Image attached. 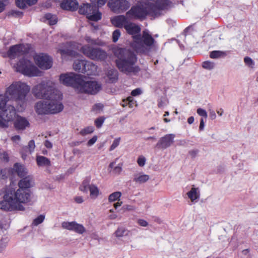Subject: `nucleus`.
<instances>
[{
    "label": "nucleus",
    "instance_id": "1",
    "mask_svg": "<svg viewBox=\"0 0 258 258\" xmlns=\"http://www.w3.org/2000/svg\"><path fill=\"white\" fill-rule=\"evenodd\" d=\"M30 90V87L26 83L16 82L7 88L4 94H0V127L7 128L9 122L14 118L16 111L14 106H7L10 98L19 103L26 102V97Z\"/></svg>",
    "mask_w": 258,
    "mask_h": 258
},
{
    "label": "nucleus",
    "instance_id": "2",
    "mask_svg": "<svg viewBox=\"0 0 258 258\" xmlns=\"http://www.w3.org/2000/svg\"><path fill=\"white\" fill-rule=\"evenodd\" d=\"M114 54L117 57L115 64L120 72L128 75L131 73L136 74L140 71V67L135 64L137 57L131 50L118 48L115 50Z\"/></svg>",
    "mask_w": 258,
    "mask_h": 258
},
{
    "label": "nucleus",
    "instance_id": "3",
    "mask_svg": "<svg viewBox=\"0 0 258 258\" xmlns=\"http://www.w3.org/2000/svg\"><path fill=\"white\" fill-rule=\"evenodd\" d=\"M40 101L35 105V111L38 114H55L61 111L63 105L61 102L62 99L61 93H57L51 99Z\"/></svg>",
    "mask_w": 258,
    "mask_h": 258
},
{
    "label": "nucleus",
    "instance_id": "4",
    "mask_svg": "<svg viewBox=\"0 0 258 258\" xmlns=\"http://www.w3.org/2000/svg\"><path fill=\"white\" fill-rule=\"evenodd\" d=\"M133 41L132 47L137 52L144 53L147 51V47H151L155 42V39L146 30L143 31L142 34H138L132 37Z\"/></svg>",
    "mask_w": 258,
    "mask_h": 258
},
{
    "label": "nucleus",
    "instance_id": "5",
    "mask_svg": "<svg viewBox=\"0 0 258 258\" xmlns=\"http://www.w3.org/2000/svg\"><path fill=\"white\" fill-rule=\"evenodd\" d=\"M14 68L16 72L29 77L39 76L41 73L30 60L24 57L20 59L14 66Z\"/></svg>",
    "mask_w": 258,
    "mask_h": 258
},
{
    "label": "nucleus",
    "instance_id": "6",
    "mask_svg": "<svg viewBox=\"0 0 258 258\" xmlns=\"http://www.w3.org/2000/svg\"><path fill=\"white\" fill-rule=\"evenodd\" d=\"M126 16L131 20H145L148 16L147 3L144 2H138L126 12Z\"/></svg>",
    "mask_w": 258,
    "mask_h": 258
},
{
    "label": "nucleus",
    "instance_id": "7",
    "mask_svg": "<svg viewBox=\"0 0 258 258\" xmlns=\"http://www.w3.org/2000/svg\"><path fill=\"white\" fill-rule=\"evenodd\" d=\"M32 93L38 99H51L57 93L61 92L48 86L47 83L42 82L33 87Z\"/></svg>",
    "mask_w": 258,
    "mask_h": 258
},
{
    "label": "nucleus",
    "instance_id": "8",
    "mask_svg": "<svg viewBox=\"0 0 258 258\" xmlns=\"http://www.w3.org/2000/svg\"><path fill=\"white\" fill-rule=\"evenodd\" d=\"M34 51V48L31 44L22 43L10 46L7 52V55L10 59H13L31 53Z\"/></svg>",
    "mask_w": 258,
    "mask_h": 258
},
{
    "label": "nucleus",
    "instance_id": "9",
    "mask_svg": "<svg viewBox=\"0 0 258 258\" xmlns=\"http://www.w3.org/2000/svg\"><path fill=\"white\" fill-rule=\"evenodd\" d=\"M0 209L6 211H24L25 210L22 205L15 202L12 190L7 191L4 195L3 200L0 201Z\"/></svg>",
    "mask_w": 258,
    "mask_h": 258
},
{
    "label": "nucleus",
    "instance_id": "10",
    "mask_svg": "<svg viewBox=\"0 0 258 258\" xmlns=\"http://www.w3.org/2000/svg\"><path fill=\"white\" fill-rule=\"evenodd\" d=\"M79 13L86 16L87 18L92 21H98L101 19L102 14L98 11L95 4H83L79 8Z\"/></svg>",
    "mask_w": 258,
    "mask_h": 258
},
{
    "label": "nucleus",
    "instance_id": "11",
    "mask_svg": "<svg viewBox=\"0 0 258 258\" xmlns=\"http://www.w3.org/2000/svg\"><path fill=\"white\" fill-rule=\"evenodd\" d=\"M81 52L87 57L94 60H105L107 58L105 51L99 47H93L89 45H85L81 48Z\"/></svg>",
    "mask_w": 258,
    "mask_h": 258
},
{
    "label": "nucleus",
    "instance_id": "12",
    "mask_svg": "<svg viewBox=\"0 0 258 258\" xmlns=\"http://www.w3.org/2000/svg\"><path fill=\"white\" fill-rule=\"evenodd\" d=\"M82 76L74 73L62 74L59 76V80L63 85L71 86L78 91Z\"/></svg>",
    "mask_w": 258,
    "mask_h": 258
},
{
    "label": "nucleus",
    "instance_id": "13",
    "mask_svg": "<svg viewBox=\"0 0 258 258\" xmlns=\"http://www.w3.org/2000/svg\"><path fill=\"white\" fill-rule=\"evenodd\" d=\"M97 67L93 62L86 60H76L73 64L74 69L80 73L91 75L96 71Z\"/></svg>",
    "mask_w": 258,
    "mask_h": 258
},
{
    "label": "nucleus",
    "instance_id": "14",
    "mask_svg": "<svg viewBox=\"0 0 258 258\" xmlns=\"http://www.w3.org/2000/svg\"><path fill=\"white\" fill-rule=\"evenodd\" d=\"M78 91L90 94H96L101 89V85L96 81H85L83 76L81 79Z\"/></svg>",
    "mask_w": 258,
    "mask_h": 258
},
{
    "label": "nucleus",
    "instance_id": "15",
    "mask_svg": "<svg viewBox=\"0 0 258 258\" xmlns=\"http://www.w3.org/2000/svg\"><path fill=\"white\" fill-rule=\"evenodd\" d=\"M33 59L37 66L41 69L48 70L52 66V59L47 54L36 53L33 56Z\"/></svg>",
    "mask_w": 258,
    "mask_h": 258
},
{
    "label": "nucleus",
    "instance_id": "16",
    "mask_svg": "<svg viewBox=\"0 0 258 258\" xmlns=\"http://www.w3.org/2000/svg\"><path fill=\"white\" fill-rule=\"evenodd\" d=\"M108 6L115 13H122L130 7V3L127 0H109Z\"/></svg>",
    "mask_w": 258,
    "mask_h": 258
},
{
    "label": "nucleus",
    "instance_id": "17",
    "mask_svg": "<svg viewBox=\"0 0 258 258\" xmlns=\"http://www.w3.org/2000/svg\"><path fill=\"white\" fill-rule=\"evenodd\" d=\"M14 199L18 204H26L30 201L31 192L30 189L19 188L13 192Z\"/></svg>",
    "mask_w": 258,
    "mask_h": 258
},
{
    "label": "nucleus",
    "instance_id": "18",
    "mask_svg": "<svg viewBox=\"0 0 258 258\" xmlns=\"http://www.w3.org/2000/svg\"><path fill=\"white\" fill-rule=\"evenodd\" d=\"M174 134H167L161 138L157 144L156 147L159 149H165L169 147L174 142Z\"/></svg>",
    "mask_w": 258,
    "mask_h": 258
},
{
    "label": "nucleus",
    "instance_id": "19",
    "mask_svg": "<svg viewBox=\"0 0 258 258\" xmlns=\"http://www.w3.org/2000/svg\"><path fill=\"white\" fill-rule=\"evenodd\" d=\"M61 226L63 229L74 231L79 234H83L86 231L83 225L78 224L75 221L63 222L61 223Z\"/></svg>",
    "mask_w": 258,
    "mask_h": 258
},
{
    "label": "nucleus",
    "instance_id": "20",
    "mask_svg": "<svg viewBox=\"0 0 258 258\" xmlns=\"http://www.w3.org/2000/svg\"><path fill=\"white\" fill-rule=\"evenodd\" d=\"M78 6V3L75 0H64L60 4L62 9L71 11H76Z\"/></svg>",
    "mask_w": 258,
    "mask_h": 258
},
{
    "label": "nucleus",
    "instance_id": "21",
    "mask_svg": "<svg viewBox=\"0 0 258 258\" xmlns=\"http://www.w3.org/2000/svg\"><path fill=\"white\" fill-rule=\"evenodd\" d=\"M124 29L128 34L132 35V37L140 34L141 31V28L139 25L131 22L126 24Z\"/></svg>",
    "mask_w": 258,
    "mask_h": 258
},
{
    "label": "nucleus",
    "instance_id": "22",
    "mask_svg": "<svg viewBox=\"0 0 258 258\" xmlns=\"http://www.w3.org/2000/svg\"><path fill=\"white\" fill-rule=\"evenodd\" d=\"M127 18L126 16L119 15L111 19V23L115 27L124 28V26L128 22Z\"/></svg>",
    "mask_w": 258,
    "mask_h": 258
},
{
    "label": "nucleus",
    "instance_id": "23",
    "mask_svg": "<svg viewBox=\"0 0 258 258\" xmlns=\"http://www.w3.org/2000/svg\"><path fill=\"white\" fill-rule=\"evenodd\" d=\"M148 16L152 17H158L162 15V11L154 4H149L147 3Z\"/></svg>",
    "mask_w": 258,
    "mask_h": 258
},
{
    "label": "nucleus",
    "instance_id": "24",
    "mask_svg": "<svg viewBox=\"0 0 258 258\" xmlns=\"http://www.w3.org/2000/svg\"><path fill=\"white\" fill-rule=\"evenodd\" d=\"M29 125L28 121L21 116L18 117L14 122V126L17 130H23Z\"/></svg>",
    "mask_w": 258,
    "mask_h": 258
},
{
    "label": "nucleus",
    "instance_id": "25",
    "mask_svg": "<svg viewBox=\"0 0 258 258\" xmlns=\"http://www.w3.org/2000/svg\"><path fill=\"white\" fill-rule=\"evenodd\" d=\"M33 178L30 176H26L23 178L18 183L19 187L23 189H28L32 186Z\"/></svg>",
    "mask_w": 258,
    "mask_h": 258
},
{
    "label": "nucleus",
    "instance_id": "26",
    "mask_svg": "<svg viewBox=\"0 0 258 258\" xmlns=\"http://www.w3.org/2000/svg\"><path fill=\"white\" fill-rule=\"evenodd\" d=\"M12 170H14L17 175L21 177H24L27 173L25 168L24 166L21 165L18 163H16L14 164L13 168Z\"/></svg>",
    "mask_w": 258,
    "mask_h": 258
},
{
    "label": "nucleus",
    "instance_id": "27",
    "mask_svg": "<svg viewBox=\"0 0 258 258\" xmlns=\"http://www.w3.org/2000/svg\"><path fill=\"white\" fill-rule=\"evenodd\" d=\"M37 0H16V6L20 9H25L27 5L29 6L35 5Z\"/></svg>",
    "mask_w": 258,
    "mask_h": 258
},
{
    "label": "nucleus",
    "instance_id": "28",
    "mask_svg": "<svg viewBox=\"0 0 258 258\" xmlns=\"http://www.w3.org/2000/svg\"><path fill=\"white\" fill-rule=\"evenodd\" d=\"M36 160L38 166H50L51 165L50 160L44 156H37Z\"/></svg>",
    "mask_w": 258,
    "mask_h": 258
},
{
    "label": "nucleus",
    "instance_id": "29",
    "mask_svg": "<svg viewBox=\"0 0 258 258\" xmlns=\"http://www.w3.org/2000/svg\"><path fill=\"white\" fill-rule=\"evenodd\" d=\"M172 4L170 0H160L156 3V6L162 11L168 9Z\"/></svg>",
    "mask_w": 258,
    "mask_h": 258
},
{
    "label": "nucleus",
    "instance_id": "30",
    "mask_svg": "<svg viewBox=\"0 0 258 258\" xmlns=\"http://www.w3.org/2000/svg\"><path fill=\"white\" fill-rule=\"evenodd\" d=\"M89 190L90 191V196L91 199H95L99 195V188L94 184H91L89 186Z\"/></svg>",
    "mask_w": 258,
    "mask_h": 258
},
{
    "label": "nucleus",
    "instance_id": "31",
    "mask_svg": "<svg viewBox=\"0 0 258 258\" xmlns=\"http://www.w3.org/2000/svg\"><path fill=\"white\" fill-rule=\"evenodd\" d=\"M107 77L111 83H114L118 80V73L117 70L111 69L108 71Z\"/></svg>",
    "mask_w": 258,
    "mask_h": 258
},
{
    "label": "nucleus",
    "instance_id": "32",
    "mask_svg": "<svg viewBox=\"0 0 258 258\" xmlns=\"http://www.w3.org/2000/svg\"><path fill=\"white\" fill-rule=\"evenodd\" d=\"M149 179V176L147 174H137L135 175L134 181L136 182L142 183Z\"/></svg>",
    "mask_w": 258,
    "mask_h": 258
},
{
    "label": "nucleus",
    "instance_id": "33",
    "mask_svg": "<svg viewBox=\"0 0 258 258\" xmlns=\"http://www.w3.org/2000/svg\"><path fill=\"white\" fill-rule=\"evenodd\" d=\"M226 55L227 53L225 51L220 50H214L210 53V57L213 59L224 57Z\"/></svg>",
    "mask_w": 258,
    "mask_h": 258
},
{
    "label": "nucleus",
    "instance_id": "34",
    "mask_svg": "<svg viewBox=\"0 0 258 258\" xmlns=\"http://www.w3.org/2000/svg\"><path fill=\"white\" fill-rule=\"evenodd\" d=\"M90 177H86L82 182V184L79 187V189L84 192H87L89 189V186L90 185Z\"/></svg>",
    "mask_w": 258,
    "mask_h": 258
},
{
    "label": "nucleus",
    "instance_id": "35",
    "mask_svg": "<svg viewBox=\"0 0 258 258\" xmlns=\"http://www.w3.org/2000/svg\"><path fill=\"white\" fill-rule=\"evenodd\" d=\"M197 190L198 188L192 187L190 190L187 193L188 197L192 202L199 198V194H198Z\"/></svg>",
    "mask_w": 258,
    "mask_h": 258
},
{
    "label": "nucleus",
    "instance_id": "36",
    "mask_svg": "<svg viewBox=\"0 0 258 258\" xmlns=\"http://www.w3.org/2000/svg\"><path fill=\"white\" fill-rule=\"evenodd\" d=\"M45 18L49 21L50 25H54L57 22L56 16L52 15L50 13H47L45 15Z\"/></svg>",
    "mask_w": 258,
    "mask_h": 258
},
{
    "label": "nucleus",
    "instance_id": "37",
    "mask_svg": "<svg viewBox=\"0 0 258 258\" xmlns=\"http://www.w3.org/2000/svg\"><path fill=\"white\" fill-rule=\"evenodd\" d=\"M121 196L120 191H115L110 194L108 197V201L110 202H114L116 200H119V198Z\"/></svg>",
    "mask_w": 258,
    "mask_h": 258
},
{
    "label": "nucleus",
    "instance_id": "38",
    "mask_svg": "<svg viewBox=\"0 0 258 258\" xmlns=\"http://www.w3.org/2000/svg\"><path fill=\"white\" fill-rule=\"evenodd\" d=\"M94 131V127L91 126H87L83 129H82L80 134L82 136H86L88 134H90L92 133Z\"/></svg>",
    "mask_w": 258,
    "mask_h": 258
},
{
    "label": "nucleus",
    "instance_id": "39",
    "mask_svg": "<svg viewBox=\"0 0 258 258\" xmlns=\"http://www.w3.org/2000/svg\"><path fill=\"white\" fill-rule=\"evenodd\" d=\"M126 230L124 227H119L115 232V236L117 237H120L126 234Z\"/></svg>",
    "mask_w": 258,
    "mask_h": 258
},
{
    "label": "nucleus",
    "instance_id": "40",
    "mask_svg": "<svg viewBox=\"0 0 258 258\" xmlns=\"http://www.w3.org/2000/svg\"><path fill=\"white\" fill-rule=\"evenodd\" d=\"M45 216L43 215H40L34 219L32 222V224L34 226H37L39 224L42 223L43 222Z\"/></svg>",
    "mask_w": 258,
    "mask_h": 258
},
{
    "label": "nucleus",
    "instance_id": "41",
    "mask_svg": "<svg viewBox=\"0 0 258 258\" xmlns=\"http://www.w3.org/2000/svg\"><path fill=\"white\" fill-rule=\"evenodd\" d=\"M202 67L205 69L212 70L214 68L215 64L210 61H205L203 62Z\"/></svg>",
    "mask_w": 258,
    "mask_h": 258
},
{
    "label": "nucleus",
    "instance_id": "42",
    "mask_svg": "<svg viewBox=\"0 0 258 258\" xmlns=\"http://www.w3.org/2000/svg\"><path fill=\"white\" fill-rule=\"evenodd\" d=\"M12 169L4 168L0 170V173L2 174V179H6L9 173L12 172Z\"/></svg>",
    "mask_w": 258,
    "mask_h": 258
},
{
    "label": "nucleus",
    "instance_id": "43",
    "mask_svg": "<svg viewBox=\"0 0 258 258\" xmlns=\"http://www.w3.org/2000/svg\"><path fill=\"white\" fill-rule=\"evenodd\" d=\"M91 3L95 4L98 9L99 7H102L106 3L107 0H90Z\"/></svg>",
    "mask_w": 258,
    "mask_h": 258
},
{
    "label": "nucleus",
    "instance_id": "44",
    "mask_svg": "<svg viewBox=\"0 0 258 258\" xmlns=\"http://www.w3.org/2000/svg\"><path fill=\"white\" fill-rule=\"evenodd\" d=\"M105 120V118L103 116L96 118L95 120V124L97 128H100L102 125Z\"/></svg>",
    "mask_w": 258,
    "mask_h": 258
},
{
    "label": "nucleus",
    "instance_id": "45",
    "mask_svg": "<svg viewBox=\"0 0 258 258\" xmlns=\"http://www.w3.org/2000/svg\"><path fill=\"white\" fill-rule=\"evenodd\" d=\"M28 152V147L27 146H25V147H23L21 151H20V154H21V156H22V158L25 160L27 155L28 154H30L31 153H29Z\"/></svg>",
    "mask_w": 258,
    "mask_h": 258
},
{
    "label": "nucleus",
    "instance_id": "46",
    "mask_svg": "<svg viewBox=\"0 0 258 258\" xmlns=\"http://www.w3.org/2000/svg\"><path fill=\"white\" fill-rule=\"evenodd\" d=\"M63 57L66 55L71 56L73 54V51L69 49H59L58 51Z\"/></svg>",
    "mask_w": 258,
    "mask_h": 258
},
{
    "label": "nucleus",
    "instance_id": "47",
    "mask_svg": "<svg viewBox=\"0 0 258 258\" xmlns=\"http://www.w3.org/2000/svg\"><path fill=\"white\" fill-rule=\"evenodd\" d=\"M120 36V32L118 29H116L113 31L112 33V41L116 42L119 39Z\"/></svg>",
    "mask_w": 258,
    "mask_h": 258
},
{
    "label": "nucleus",
    "instance_id": "48",
    "mask_svg": "<svg viewBox=\"0 0 258 258\" xmlns=\"http://www.w3.org/2000/svg\"><path fill=\"white\" fill-rule=\"evenodd\" d=\"M29 153H32L35 148V142L33 140H30L28 143V145L27 146Z\"/></svg>",
    "mask_w": 258,
    "mask_h": 258
},
{
    "label": "nucleus",
    "instance_id": "49",
    "mask_svg": "<svg viewBox=\"0 0 258 258\" xmlns=\"http://www.w3.org/2000/svg\"><path fill=\"white\" fill-rule=\"evenodd\" d=\"M120 138L115 139L110 147V151L114 150L119 144Z\"/></svg>",
    "mask_w": 258,
    "mask_h": 258
},
{
    "label": "nucleus",
    "instance_id": "50",
    "mask_svg": "<svg viewBox=\"0 0 258 258\" xmlns=\"http://www.w3.org/2000/svg\"><path fill=\"white\" fill-rule=\"evenodd\" d=\"M146 160V158L143 156H140L138 158L137 163L140 166L143 167L145 164Z\"/></svg>",
    "mask_w": 258,
    "mask_h": 258
},
{
    "label": "nucleus",
    "instance_id": "51",
    "mask_svg": "<svg viewBox=\"0 0 258 258\" xmlns=\"http://www.w3.org/2000/svg\"><path fill=\"white\" fill-rule=\"evenodd\" d=\"M103 105L101 103H97L93 105L92 110L94 112H98L102 109Z\"/></svg>",
    "mask_w": 258,
    "mask_h": 258
},
{
    "label": "nucleus",
    "instance_id": "52",
    "mask_svg": "<svg viewBox=\"0 0 258 258\" xmlns=\"http://www.w3.org/2000/svg\"><path fill=\"white\" fill-rule=\"evenodd\" d=\"M244 62L247 66L249 67L251 66L252 67V66L254 65L253 61L250 57L248 56H246L244 58Z\"/></svg>",
    "mask_w": 258,
    "mask_h": 258
},
{
    "label": "nucleus",
    "instance_id": "53",
    "mask_svg": "<svg viewBox=\"0 0 258 258\" xmlns=\"http://www.w3.org/2000/svg\"><path fill=\"white\" fill-rule=\"evenodd\" d=\"M86 41L89 43L93 45H98V43L97 42V40L92 39L91 37L89 36H85L84 38Z\"/></svg>",
    "mask_w": 258,
    "mask_h": 258
},
{
    "label": "nucleus",
    "instance_id": "54",
    "mask_svg": "<svg viewBox=\"0 0 258 258\" xmlns=\"http://www.w3.org/2000/svg\"><path fill=\"white\" fill-rule=\"evenodd\" d=\"M122 163L118 164L116 166H115L113 169V172L115 174H119L122 171Z\"/></svg>",
    "mask_w": 258,
    "mask_h": 258
},
{
    "label": "nucleus",
    "instance_id": "55",
    "mask_svg": "<svg viewBox=\"0 0 258 258\" xmlns=\"http://www.w3.org/2000/svg\"><path fill=\"white\" fill-rule=\"evenodd\" d=\"M142 93V91L140 88H136L131 92V95L132 96H137L141 95Z\"/></svg>",
    "mask_w": 258,
    "mask_h": 258
},
{
    "label": "nucleus",
    "instance_id": "56",
    "mask_svg": "<svg viewBox=\"0 0 258 258\" xmlns=\"http://www.w3.org/2000/svg\"><path fill=\"white\" fill-rule=\"evenodd\" d=\"M197 113L199 115L201 116L205 117V118L207 117L208 115L207 112L205 110L202 108H198L197 109Z\"/></svg>",
    "mask_w": 258,
    "mask_h": 258
},
{
    "label": "nucleus",
    "instance_id": "57",
    "mask_svg": "<svg viewBox=\"0 0 258 258\" xmlns=\"http://www.w3.org/2000/svg\"><path fill=\"white\" fill-rule=\"evenodd\" d=\"M97 137L96 136L93 137L91 139H90L87 142V145L88 146H91L93 145L97 141Z\"/></svg>",
    "mask_w": 258,
    "mask_h": 258
},
{
    "label": "nucleus",
    "instance_id": "58",
    "mask_svg": "<svg viewBox=\"0 0 258 258\" xmlns=\"http://www.w3.org/2000/svg\"><path fill=\"white\" fill-rule=\"evenodd\" d=\"M0 158L3 159L4 161H9V155L6 152H4L0 155Z\"/></svg>",
    "mask_w": 258,
    "mask_h": 258
},
{
    "label": "nucleus",
    "instance_id": "59",
    "mask_svg": "<svg viewBox=\"0 0 258 258\" xmlns=\"http://www.w3.org/2000/svg\"><path fill=\"white\" fill-rule=\"evenodd\" d=\"M138 223L141 226L146 227L148 225V223L144 219H139L138 220Z\"/></svg>",
    "mask_w": 258,
    "mask_h": 258
},
{
    "label": "nucleus",
    "instance_id": "60",
    "mask_svg": "<svg viewBox=\"0 0 258 258\" xmlns=\"http://www.w3.org/2000/svg\"><path fill=\"white\" fill-rule=\"evenodd\" d=\"M134 99L132 96H128L125 100H123V102H125V103H128L131 107L132 103L133 102Z\"/></svg>",
    "mask_w": 258,
    "mask_h": 258
},
{
    "label": "nucleus",
    "instance_id": "61",
    "mask_svg": "<svg viewBox=\"0 0 258 258\" xmlns=\"http://www.w3.org/2000/svg\"><path fill=\"white\" fill-rule=\"evenodd\" d=\"M75 201L78 204H81L84 202L83 198L82 196H78L75 198Z\"/></svg>",
    "mask_w": 258,
    "mask_h": 258
},
{
    "label": "nucleus",
    "instance_id": "62",
    "mask_svg": "<svg viewBox=\"0 0 258 258\" xmlns=\"http://www.w3.org/2000/svg\"><path fill=\"white\" fill-rule=\"evenodd\" d=\"M44 146L48 149H51L52 147V143L48 140H46L45 141Z\"/></svg>",
    "mask_w": 258,
    "mask_h": 258
},
{
    "label": "nucleus",
    "instance_id": "63",
    "mask_svg": "<svg viewBox=\"0 0 258 258\" xmlns=\"http://www.w3.org/2000/svg\"><path fill=\"white\" fill-rule=\"evenodd\" d=\"M198 153V150H191L189 152V154L192 157L195 158Z\"/></svg>",
    "mask_w": 258,
    "mask_h": 258
},
{
    "label": "nucleus",
    "instance_id": "64",
    "mask_svg": "<svg viewBox=\"0 0 258 258\" xmlns=\"http://www.w3.org/2000/svg\"><path fill=\"white\" fill-rule=\"evenodd\" d=\"M122 210L123 211L132 210V207L130 205H124L122 207Z\"/></svg>",
    "mask_w": 258,
    "mask_h": 258
}]
</instances>
